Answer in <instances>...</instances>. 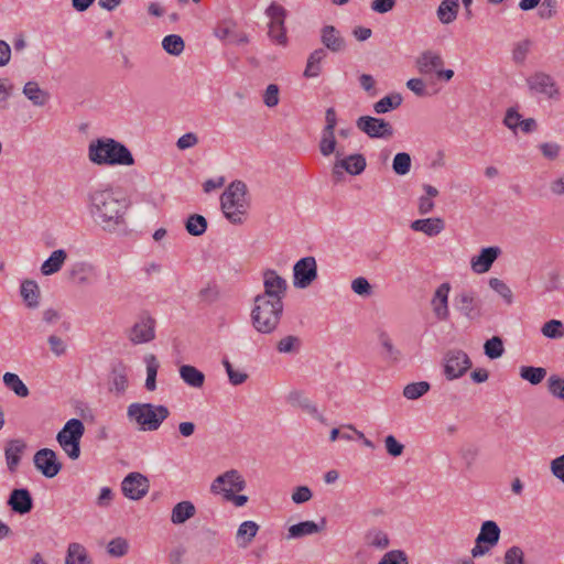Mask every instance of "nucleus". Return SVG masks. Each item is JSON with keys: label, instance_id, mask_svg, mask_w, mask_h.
Instances as JSON below:
<instances>
[{"label": "nucleus", "instance_id": "c9c22d12", "mask_svg": "<svg viewBox=\"0 0 564 564\" xmlns=\"http://www.w3.org/2000/svg\"><path fill=\"white\" fill-rule=\"evenodd\" d=\"M322 530V527L316 524L314 521H303L296 524H293L289 528L288 538L289 539H299L306 535H312L318 533Z\"/></svg>", "mask_w": 564, "mask_h": 564}, {"label": "nucleus", "instance_id": "39448f33", "mask_svg": "<svg viewBox=\"0 0 564 564\" xmlns=\"http://www.w3.org/2000/svg\"><path fill=\"white\" fill-rule=\"evenodd\" d=\"M170 411L165 405L153 403H131L127 408V417L140 431H156L169 417Z\"/></svg>", "mask_w": 564, "mask_h": 564}, {"label": "nucleus", "instance_id": "864d4df0", "mask_svg": "<svg viewBox=\"0 0 564 564\" xmlns=\"http://www.w3.org/2000/svg\"><path fill=\"white\" fill-rule=\"evenodd\" d=\"M484 349L485 355L490 359L500 358L505 352L502 339L498 336L488 339L484 345Z\"/></svg>", "mask_w": 564, "mask_h": 564}, {"label": "nucleus", "instance_id": "79ce46f5", "mask_svg": "<svg viewBox=\"0 0 564 564\" xmlns=\"http://www.w3.org/2000/svg\"><path fill=\"white\" fill-rule=\"evenodd\" d=\"M546 376V369L542 367L522 366L520 368L521 379L530 382L531 384H539Z\"/></svg>", "mask_w": 564, "mask_h": 564}, {"label": "nucleus", "instance_id": "ddd939ff", "mask_svg": "<svg viewBox=\"0 0 564 564\" xmlns=\"http://www.w3.org/2000/svg\"><path fill=\"white\" fill-rule=\"evenodd\" d=\"M317 262L312 256L301 258L293 265V285L306 289L317 279Z\"/></svg>", "mask_w": 564, "mask_h": 564}, {"label": "nucleus", "instance_id": "6e6552de", "mask_svg": "<svg viewBox=\"0 0 564 564\" xmlns=\"http://www.w3.org/2000/svg\"><path fill=\"white\" fill-rule=\"evenodd\" d=\"M265 15L270 22L268 24V35L272 42L278 45H288V35L285 28L286 10L275 2H272L265 10Z\"/></svg>", "mask_w": 564, "mask_h": 564}, {"label": "nucleus", "instance_id": "4c0bfd02", "mask_svg": "<svg viewBox=\"0 0 564 564\" xmlns=\"http://www.w3.org/2000/svg\"><path fill=\"white\" fill-rule=\"evenodd\" d=\"M2 379L4 386L18 397L26 398L30 394L29 388L18 375L13 372H6Z\"/></svg>", "mask_w": 564, "mask_h": 564}, {"label": "nucleus", "instance_id": "bf43d9fd", "mask_svg": "<svg viewBox=\"0 0 564 564\" xmlns=\"http://www.w3.org/2000/svg\"><path fill=\"white\" fill-rule=\"evenodd\" d=\"M223 365L232 386L242 384L248 379V375L243 371L235 370L228 359H224Z\"/></svg>", "mask_w": 564, "mask_h": 564}, {"label": "nucleus", "instance_id": "774afa93", "mask_svg": "<svg viewBox=\"0 0 564 564\" xmlns=\"http://www.w3.org/2000/svg\"><path fill=\"white\" fill-rule=\"evenodd\" d=\"M384 446L388 454L393 457L400 456L404 449V446L393 435L386 436Z\"/></svg>", "mask_w": 564, "mask_h": 564}, {"label": "nucleus", "instance_id": "412c9836", "mask_svg": "<svg viewBox=\"0 0 564 564\" xmlns=\"http://www.w3.org/2000/svg\"><path fill=\"white\" fill-rule=\"evenodd\" d=\"M500 253L501 249L499 247L482 248L479 254L473 257L470 260L473 271L479 274L488 272Z\"/></svg>", "mask_w": 564, "mask_h": 564}, {"label": "nucleus", "instance_id": "2eb2a0df", "mask_svg": "<svg viewBox=\"0 0 564 564\" xmlns=\"http://www.w3.org/2000/svg\"><path fill=\"white\" fill-rule=\"evenodd\" d=\"M263 281V293L258 294V297H264L265 300H280L283 301L286 291L288 282L281 276L275 270L268 269L262 273Z\"/></svg>", "mask_w": 564, "mask_h": 564}, {"label": "nucleus", "instance_id": "72a5a7b5", "mask_svg": "<svg viewBox=\"0 0 564 564\" xmlns=\"http://www.w3.org/2000/svg\"><path fill=\"white\" fill-rule=\"evenodd\" d=\"M459 0H442L436 15L443 24H449L457 18Z\"/></svg>", "mask_w": 564, "mask_h": 564}, {"label": "nucleus", "instance_id": "c85d7f7f", "mask_svg": "<svg viewBox=\"0 0 564 564\" xmlns=\"http://www.w3.org/2000/svg\"><path fill=\"white\" fill-rule=\"evenodd\" d=\"M327 53L325 48H316L314 50L307 58L306 67L304 69V77L306 78H315L318 77L322 73V63L326 58Z\"/></svg>", "mask_w": 564, "mask_h": 564}, {"label": "nucleus", "instance_id": "338daca9", "mask_svg": "<svg viewBox=\"0 0 564 564\" xmlns=\"http://www.w3.org/2000/svg\"><path fill=\"white\" fill-rule=\"evenodd\" d=\"M351 290L360 296L371 295V285L366 278L359 276L352 280Z\"/></svg>", "mask_w": 564, "mask_h": 564}, {"label": "nucleus", "instance_id": "5fc2aeb1", "mask_svg": "<svg viewBox=\"0 0 564 564\" xmlns=\"http://www.w3.org/2000/svg\"><path fill=\"white\" fill-rule=\"evenodd\" d=\"M532 42L530 40H522L518 42L512 50V61L516 64H523L530 53Z\"/></svg>", "mask_w": 564, "mask_h": 564}, {"label": "nucleus", "instance_id": "7c9ffc66", "mask_svg": "<svg viewBox=\"0 0 564 564\" xmlns=\"http://www.w3.org/2000/svg\"><path fill=\"white\" fill-rule=\"evenodd\" d=\"M67 259V253L64 249L54 250L51 256L42 263L41 273L43 275H52L57 273Z\"/></svg>", "mask_w": 564, "mask_h": 564}, {"label": "nucleus", "instance_id": "20e7f679", "mask_svg": "<svg viewBox=\"0 0 564 564\" xmlns=\"http://www.w3.org/2000/svg\"><path fill=\"white\" fill-rule=\"evenodd\" d=\"M247 193V185L242 181H234L220 196L224 216L234 225H241L246 219L249 209Z\"/></svg>", "mask_w": 564, "mask_h": 564}, {"label": "nucleus", "instance_id": "f257e3e1", "mask_svg": "<svg viewBox=\"0 0 564 564\" xmlns=\"http://www.w3.org/2000/svg\"><path fill=\"white\" fill-rule=\"evenodd\" d=\"M120 193V191L104 185L88 192V213L95 224L105 230L115 229L123 223L128 200Z\"/></svg>", "mask_w": 564, "mask_h": 564}, {"label": "nucleus", "instance_id": "f3484780", "mask_svg": "<svg viewBox=\"0 0 564 564\" xmlns=\"http://www.w3.org/2000/svg\"><path fill=\"white\" fill-rule=\"evenodd\" d=\"M35 468L47 478L55 477L62 469L56 453L51 448H41L33 456Z\"/></svg>", "mask_w": 564, "mask_h": 564}, {"label": "nucleus", "instance_id": "4be33fe9", "mask_svg": "<svg viewBox=\"0 0 564 564\" xmlns=\"http://www.w3.org/2000/svg\"><path fill=\"white\" fill-rule=\"evenodd\" d=\"M321 42L333 53H339L346 50V40L340 32L333 25H325L321 30Z\"/></svg>", "mask_w": 564, "mask_h": 564}, {"label": "nucleus", "instance_id": "2f4dec72", "mask_svg": "<svg viewBox=\"0 0 564 564\" xmlns=\"http://www.w3.org/2000/svg\"><path fill=\"white\" fill-rule=\"evenodd\" d=\"M180 377L188 387L195 389L202 388L205 382V375L191 365H183L180 367Z\"/></svg>", "mask_w": 564, "mask_h": 564}, {"label": "nucleus", "instance_id": "9d476101", "mask_svg": "<svg viewBox=\"0 0 564 564\" xmlns=\"http://www.w3.org/2000/svg\"><path fill=\"white\" fill-rule=\"evenodd\" d=\"M246 487L247 484L242 475L237 469H229L212 481L210 492L225 497L231 492L243 491Z\"/></svg>", "mask_w": 564, "mask_h": 564}, {"label": "nucleus", "instance_id": "4d7b16f0", "mask_svg": "<svg viewBox=\"0 0 564 564\" xmlns=\"http://www.w3.org/2000/svg\"><path fill=\"white\" fill-rule=\"evenodd\" d=\"M549 392L560 400L564 401V379L557 375H552L547 379Z\"/></svg>", "mask_w": 564, "mask_h": 564}, {"label": "nucleus", "instance_id": "1a4fd4ad", "mask_svg": "<svg viewBox=\"0 0 564 564\" xmlns=\"http://www.w3.org/2000/svg\"><path fill=\"white\" fill-rule=\"evenodd\" d=\"M500 534L501 530L495 521H484L475 540V545L470 551L471 556L476 558L486 555L498 544Z\"/></svg>", "mask_w": 564, "mask_h": 564}, {"label": "nucleus", "instance_id": "a18cd8bd", "mask_svg": "<svg viewBox=\"0 0 564 564\" xmlns=\"http://www.w3.org/2000/svg\"><path fill=\"white\" fill-rule=\"evenodd\" d=\"M185 228L192 236H202L207 229V220L202 215H191L185 223Z\"/></svg>", "mask_w": 564, "mask_h": 564}, {"label": "nucleus", "instance_id": "a878e982", "mask_svg": "<svg viewBox=\"0 0 564 564\" xmlns=\"http://www.w3.org/2000/svg\"><path fill=\"white\" fill-rule=\"evenodd\" d=\"M288 402L293 406H299L316 420L324 422V416L319 413L315 403H313L302 391L294 390L288 394Z\"/></svg>", "mask_w": 564, "mask_h": 564}, {"label": "nucleus", "instance_id": "6ab92c4d", "mask_svg": "<svg viewBox=\"0 0 564 564\" xmlns=\"http://www.w3.org/2000/svg\"><path fill=\"white\" fill-rule=\"evenodd\" d=\"M451 292V284L447 282L442 283L434 292L431 306L434 316L438 321H447L449 317L448 295Z\"/></svg>", "mask_w": 564, "mask_h": 564}, {"label": "nucleus", "instance_id": "e433bc0d", "mask_svg": "<svg viewBox=\"0 0 564 564\" xmlns=\"http://www.w3.org/2000/svg\"><path fill=\"white\" fill-rule=\"evenodd\" d=\"M65 564H93L86 549L79 543H70L67 549Z\"/></svg>", "mask_w": 564, "mask_h": 564}, {"label": "nucleus", "instance_id": "b1692460", "mask_svg": "<svg viewBox=\"0 0 564 564\" xmlns=\"http://www.w3.org/2000/svg\"><path fill=\"white\" fill-rule=\"evenodd\" d=\"M25 448V442L20 438L11 440L8 442L4 448V457L7 467L10 473L17 471Z\"/></svg>", "mask_w": 564, "mask_h": 564}, {"label": "nucleus", "instance_id": "f8f14e48", "mask_svg": "<svg viewBox=\"0 0 564 564\" xmlns=\"http://www.w3.org/2000/svg\"><path fill=\"white\" fill-rule=\"evenodd\" d=\"M454 307L469 321L479 319L482 315V303L474 291H462L454 297Z\"/></svg>", "mask_w": 564, "mask_h": 564}, {"label": "nucleus", "instance_id": "0e129e2a", "mask_svg": "<svg viewBox=\"0 0 564 564\" xmlns=\"http://www.w3.org/2000/svg\"><path fill=\"white\" fill-rule=\"evenodd\" d=\"M279 93H280L279 86L275 84H270L264 90L263 104L269 108H273V107L278 106V104L280 101Z\"/></svg>", "mask_w": 564, "mask_h": 564}, {"label": "nucleus", "instance_id": "052dcab7", "mask_svg": "<svg viewBox=\"0 0 564 564\" xmlns=\"http://www.w3.org/2000/svg\"><path fill=\"white\" fill-rule=\"evenodd\" d=\"M378 564H409L406 554L401 550L387 552Z\"/></svg>", "mask_w": 564, "mask_h": 564}, {"label": "nucleus", "instance_id": "6e6d98bb", "mask_svg": "<svg viewBox=\"0 0 564 564\" xmlns=\"http://www.w3.org/2000/svg\"><path fill=\"white\" fill-rule=\"evenodd\" d=\"M129 543L123 538H116L108 543L107 551L115 557H121L127 554Z\"/></svg>", "mask_w": 564, "mask_h": 564}, {"label": "nucleus", "instance_id": "3c124183", "mask_svg": "<svg viewBox=\"0 0 564 564\" xmlns=\"http://www.w3.org/2000/svg\"><path fill=\"white\" fill-rule=\"evenodd\" d=\"M111 390L123 393L128 388V377L123 367L115 368L111 373Z\"/></svg>", "mask_w": 564, "mask_h": 564}, {"label": "nucleus", "instance_id": "58836bf2", "mask_svg": "<svg viewBox=\"0 0 564 564\" xmlns=\"http://www.w3.org/2000/svg\"><path fill=\"white\" fill-rule=\"evenodd\" d=\"M95 272L94 265L87 262H77L72 265L69 274L79 284H87Z\"/></svg>", "mask_w": 564, "mask_h": 564}, {"label": "nucleus", "instance_id": "5701e85b", "mask_svg": "<svg viewBox=\"0 0 564 564\" xmlns=\"http://www.w3.org/2000/svg\"><path fill=\"white\" fill-rule=\"evenodd\" d=\"M416 68L422 75H431L443 67L444 62L440 53L434 51H424L415 61Z\"/></svg>", "mask_w": 564, "mask_h": 564}, {"label": "nucleus", "instance_id": "393cba45", "mask_svg": "<svg viewBox=\"0 0 564 564\" xmlns=\"http://www.w3.org/2000/svg\"><path fill=\"white\" fill-rule=\"evenodd\" d=\"M8 505L14 512L25 514L32 510L33 500L28 489H13L10 494Z\"/></svg>", "mask_w": 564, "mask_h": 564}, {"label": "nucleus", "instance_id": "f03ea898", "mask_svg": "<svg viewBox=\"0 0 564 564\" xmlns=\"http://www.w3.org/2000/svg\"><path fill=\"white\" fill-rule=\"evenodd\" d=\"M88 160L98 166H131L134 159L131 151L121 142L101 137L91 140L87 148Z\"/></svg>", "mask_w": 564, "mask_h": 564}, {"label": "nucleus", "instance_id": "680f3d73", "mask_svg": "<svg viewBox=\"0 0 564 564\" xmlns=\"http://www.w3.org/2000/svg\"><path fill=\"white\" fill-rule=\"evenodd\" d=\"M521 119H522V116L519 113V111L516 108H509L506 111V115L503 118V123L508 129H510L516 134L517 130L520 126Z\"/></svg>", "mask_w": 564, "mask_h": 564}, {"label": "nucleus", "instance_id": "0eeeda50", "mask_svg": "<svg viewBox=\"0 0 564 564\" xmlns=\"http://www.w3.org/2000/svg\"><path fill=\"white\" fill-rule=\"evenodd\" d=\"M84 433V423L79 419H70L56 435L58 445L72 460L80 456V440Z\"/></svg>", "mask_w": 564, "mask_h": 564}, {"label": "nucleus", "instance_id": "e2e57ef3", "mask_svg": "<svg viewBox=\"0 0 564 564\" xmlns=\"http://www.w3.org/2000/svg\"><path fill=\"white\" fill-rule=\"evenodd\" d=\"M503 564H524V553L519 546L509 547L503 556Z\"/></svg>", "mask_w": 564, "mask_h": 564}, {"label": "nucleus", "instance_id": "aec40b11", "mask_svg": "<svg viewBox=\"0 0 564 564\" xmlns=\"http://www.w3.org/2000/svg\"><path fill=\"white\" fill-rule=\"evenodd\" d=\"M366 169V159L361 154H351L344 159H337L333 166V174L337 177L346 171L350 175H358Z\"/></svg>", "mask_w": 564, "mask_h": 564}, {"label": "nucleus", "instance_id": "37998d69", "mask_svg": "<svg viewBox=\"0 0 564 564\" xmlns=\"http://www.w3.org/2000/svg\"><path fill=\"white\" fill-rule=\"evenodd\" d=\"M302 347V340L299 336L288 335L276 343V350L280 354H297Z\"/></svg>", "mask_w": 564, "mask_h": 564}, {"label": "nucleus", "instance_id": "a19ab883", "mask_svg": "<svg viewBox=\"0 0 564 564\" xmlns=\"http://www.w3.org/2000/svg\"><path fill=\"white\" fill-rule=\"evenodd\" d=\"M162 47L167 54L180 56L184 52L185 43L181 35L169 34L163 37Z\"/></svg>", "mask_w": 564, "mask_h": 564}, {"label": "nucleus", "instance_id": "9b49d317", "mask_svg": "<svg viewBox=\"0 0 564 564\" xmlns=\"http://www.w3.org/2000/svg\"><path fill=\"white\" fill-rule=\"evenodd\" d=\"M155 319L149 314H142L128 329L127 337L133 345H142L155 338Z\"/></svg>", "mask_w": 564, "mask_h": 564}, {"label": "nucleus", "instance_id": "603ef678", "mask_svg": "<svg viewBox=\"0 0 564 564\" xmlns=\"http://www.w3.org/2000/svg\"><path fill=\"white\" fill-rule=\"evenodd\" d=\"M541 333L546 338H551V339L563 338L564 337V325L558 319H551L542 326Z\"/></svg>", "mask_w": 564, "mask_h": 564}, {"label": "nucleus", "instance_id": "a211bd4d", "mask_svg": "<svg viewBox=\"0 0 564 564\" xmlns=\"http://www.w3.org/2000/svg\"><path fill=\"white\" fill-rule=\"evenodd\" d=\"M149 480L140 473H130L121 482L123 495L131 500L143 498L149 491Z\"/></svg>", "mask_w": 564, "mask_h": 564}, {"label": "nucleus", "instance_id": "c756f323", "mask_svg": "<svg viewBox=\"0 0 564 564\" xmlns=\"http://www.w3.org/2000/svg\"><path fill=\"white\" fill-rule=\"evenodd\" d=\"M196 513V508L192 501L184 500L177 502L171 512V522L175 525L185 523Z\"/></svg>", "mask_w": 564, "mask_h": 564}, {"label": "nucleus", "instance_id": "09e8293b", "mask_svg": "<svg viewBox=\"0 0 564 564\" xmlns=\"http://www.w3.org/2000/svg\"><path fill=\"white\" fill-rule=\"evenodd\" d=\"M366 541L368 545L376 547L378 550H384L389 546V538L388 535L378 529L369 530L366 534Z\"/></svg>", "mask_w": 564, "mask_h": 564}, {"label": "nucleus", "instance_id": "ea45409f", "mask_svg": "<svg viewBox=\"0 0 564 564\" xmlns=\"http://www.w3.org/2000/svg\"><path fill=\"white\" fill-rule=\"evenodd\" d=\"M402 96L398 93L384 96L373 105V111L378 115L397 109L402 104Z\"/></svg>", "mask_w": 564, "mask_h": 564}, {"label": "nucleus", "instance_id": "49530a36", "mask_svg": "<svg viewBox=\"0 0 564 564\" xmlns=\"http://www.w3.org/2000/svg\"><path fill=\"white\" fill-rule=\"evenodd\" d=\"M412 165V160L409 153L399 152L394 155L392 161V170L397 175H406Z\"/></svg>", "mask_w": 564, "mask_h": 564}, {"label": "nucleus", "instance_id": "dca6fc26", "mask_svg": "<svg viewBox=\"0 0 564 564\" xmlns=\"http://www.w3.org/2000/svg\"><path fill=\"white\" fill-rule=\"evenodd\" d=\"M357 128L371 139H387L392 137V124L382 118L362 116L356 121Z\"/></svg>", "mask_w": 564, "mask_h": 564}, {"label": "nucleus", "instance_id": "8fccbe9b", "mask_svg": "<svg viewBox=\"0 0 564 564\" xmlns=\"http://www.w3.org/2000/svg\"><path fill=\"white\" fill-rule=\"evenodd\" d=\"M336 138L335 131H326L322 130L321 141H319V151L323 156H329L330 154L336 152Z\"/></svg>", "mask_w": 564, "mask_h": 564}, {"label": "nucleus", "instance_id": "f704fd0d", "mask_svg": "<svg viewBox=\"0 0 564 564\" xmlns=\"http://www.w3.org/2000/svg\"><path fill=\"white\" fill-rule=\"evenodd\" d=\"M259 530V525L251 520L243 521L237 530L236 539L238 541L239 546L246 547L251 543L253 538L257 535Z\"/></svg>", "mask_w": 564, "mask_h": 564}, {"label": "nucleus", "instance_id": "de8ad7c7", "mask_svg": "<svg viewBox=\"0 0 564 564\" xmlns=\"http://www.w3.org/2000/svg\"><path fill=\"white\" fill-rule=\"evenodd\" d=\"M430 390V383L426 381L412 382L404 387L403 397L408 400H416Z\"/></svg>", "mask_w": 564, "mask_h": 564}, {"label": "nucleus", "instance_id": "473e14b6", "mask_svg": "<svg viewBox=\"0 0 564 564\" xmlns=\"http://www.w3.org/2000/svg\"><path fill=\"white\" fill-rule=\"evenodd\" d=\"M23 95L37 107L44 106L48 99L50 94L42 88L35 82H28L23 87Z\"/></svg>", "mask_w": 564, "mask_h": 564}, {"label": "nucleus", "instance_id": "4468645a", "mask_svg": "<svg viewBox=\"0 0 564 564\" xmlns=\"http://www.w3.org/2000/svg\"><path fill=\"white\" fill-rule=\"evenodd\" d=\"M471 367L468 355L459 349H452L444 357V375L448 380L458 379Z\"/></svg>", "mask_w": 564, "mask_h": 564}, {"label": "nucleus", "instance_id": "bb28decb", "mask_svg": "<svg viewBox=\"0 0 564 564\" xmlns=\"http://www.w3.org/2000/svg\"><path fill=\"white\" fill-rule=\"evenodd\" d=\"M410 227L414 231L423 232L429 237H435L444 230L445 224L442 218L435 217L416 219L411 223Z\"/></svg>", "mask_w": 564, "mask_h": 564}, {"label": "nucleus", "instance_id": "423d86ee", "mask_svg": "<svg viewBox=\"0 0 564 564\" xmlns=\"http://www.w3.org/2000/svg\"><path fill=\"white\" fill-rule=\"evenodd\" d=\"M525 86L531 97L549 101H558L562 97L561 87L553 75L538 69L525 77Z\"/></svg>", "mask_w": 564, "mask_h": 564}, {"label": "nucleus", "instance_id": "c03bdc74", "mask_svg": "<svg viewBox=\"0 0 564 564\" xmlns=\"http://www.w3.org/2000/svg\"><path fill=\"white\" fill-rule=\"evenodd\" d=\"M147 365V379L145 389L148 391H154L156 389V375L159 369V362L154 355H148L145 357Z\"/></svg>", "mask_w": 564, "mask_h": 564}, {"label": "nucleus", "instance_id": "13d9d810", "mask_svg": "<svg viewBox=\"0 0 564 564\" xmlns=\"http://www.w3.org/2000/svg\"><path fill=\"white\" fill-rule=\"evenodd\" d=\"M489 286L498 293L508 304L512 302L511 289L500 279L491 278L489 280Z\"/></svg>", "mask_w": 564, "mask_h": 564}, {"label": "nucleus", "instance_id": "69168bd1", "mask_svg": "<svg viewBox=\"0 0 564 564\" xmlns=\"http://www.w3.org/2000/svg\"><path fill=\"white\" fill-rule=\"evenodd\" d=\"M542 155L547 160H556L561 153V145L556 142H543L539 144Z\"/></svg>", "mask_w": 564, "mask_h": 564}, {"label": "nucleus", "instance_id": "7ed1b4c3", "mask_svg": "<svg viewBox=\"0 0 564 564\" xmlns=\"http://www.w3.org/2000/svg\"><path fill=\"white\" fill-rule=\"evenodd\" d=\"M283 308V301L254 296L250 313L252 327L262 335L274 333L280 325Z\"/></svg>", "mask_w": 564, "mask_h": 564}, {"label": "nucleus", "instance_id": "cd10ccee", "mask_svg": "<svg viewBox=\"0 0 564 564\" xmlns=\"http://www.w3.org/2000/svg\"><path fill=\"white\" fill-rule=\"evenodd\" d=\"M20 294L29 308H36L40 305V288L34 280H25L21 283Z\"/></svg>", "mask_w": 564, "mask_h": 564}]
</instances>
